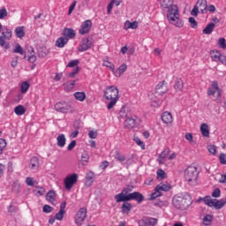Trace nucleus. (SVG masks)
Listing matches in <instances>:
<instances>
[{"mask_svg":"<svg viewBox=\"0 0 226 226\" xmlns=\"http://www.w3.org/2000/svg\"><path fill=\"white\" fill-rule=\"evenodd\" d=\"M161 5V8L168 9L167 19L170 24L175 26L176 27H184L185 21L181 19L179 16V9L177 5L173 4L174 0H158Z\"/></svg>","mask_w":226,"mask_h":226,"instance_id":"1","label":"nucleus"},{"mask_svg":"<svg viewBox=\"0 0 226 226\" xmlns=\"http://www.w3.org/2000/svg\"><path fill=\"white\" fill-rule=\"evenodd\" d=\"M172 204L176 209L186 211V209L193 204V200H192V196L188 193H178L173 197Z\"/></svg>","mask_w":226,"mask_h":226,"instance_id":"2","label":"nucleus"},{"mask_svg":"<svg viewBox=\"0 0 226 226\" xmlns=\"http://www.w3.org/2000/svg\"><path fill=\"white\" fill-rule=\"evenodd\" d=\"M104 98L107 102H109L107 104L108 110L114 109V106L117 102H119V89L116 86H109L104 89Z\"/></svg>","mask_w":226,"mask_h":226,"instance_id":"3","label":"nucleus"},{"mask_svg":"<svg viewBox=\"0 0 226 226\" xmlns=\"http://www.w3.org/2000/svg\"><path fill=\"white\" fill-rule=\"evenodd\" d=\"M184 177L191 186L199 185V170L195 166H189L184 172Z\"/></svg>","mask_w":226,"mask_h":226,"instance_id":"4","label":"nucleus"},{"mask_svg":"<svg viewBox=\"0 0 226 226\" xmlns=\"http://www.w3.org/2000/svg\"><path fill=\"white\" fill-rule=\"evenodd\" d=\"M207 96H212L214 102L222 98V88H220L218 81L212 82L211 86L207 88Z\"/></svg>","mask_w":226,"mask_h":226,"instance_id":"5","label":"nucleus"},{"mask_svg":"<svg viewBox=\"0 0 226 226\" xmlns=\"http://www.w3.org/2000/svg\"><path fill=\"white\" fill-rule=\"evenodd\" d=\"M172 186L169 183H161L157 185L154 188V192L150 195V200H154L158 197H162V192H170Z\"/></svg>","mask_w":226,"mask_h":226,"instance_id":"6","label":"nucleus"},{"mask_svg":"<svg viewBox=\"0 0 226 226\" xmlns=\"http://www.w3.org/2000/svg\"><path fill=\"white\" fill-rule=\"evenodd\" d=\"M79 181V175L73 173L69 177H66L64 180L65 190H71L73 188L74 185Z\"/></svg>","mask_w":226,"mask_h":226,"instance_id":"7","label":"nucleus"},{"mask_svg":"<svg viewBox=\"0 0 226 226\" xmlns=\"http://www.w3.org/2000/svg\"><path fill=\"white\" fill-rule=\"evenodd\" d=\"M87 217V209L86 207H81L76 214L75 223L76 225H82L84 220Z\"/></svg>","mask_w":226,"mask_h":226,"instance_id":"8","label":"nucleus"},{"mask_svg":"<svg viewBox=\"0 0 226 226\" xmlns=\"http://www.w3.org/2000/svg\"><path fill=\"white\" fill-rule=\"evenodd\" d=\"M210 57L212 61L215 63H221V64H225V55L222 54L217 49H214L210 52Z\"/></svg>","mask_w":226,"mask_h":226,"instance_id":"9","label":"nucleus"},{"mask_svg":"<svg viewBox=\"0 0 226 226\" xmlns=\"http://www.w3.org/2000/svg\"><path fill=\"white\" fill-rule=\"evenodd\" d=\"M139 226H156L158 225V219L154 217H145L138 221Z\"/></svg>","mask_w":226,"mask_h":226,"instance_id":"10","label":"nucleus"},{"mask_svg":"<svg viewBox=\"0 0 226 226\" xmlns=\"http://www.w3.org/2000/svg\"><path fill=\"white\" fill-rule=\"evenodd\" d=\"M55 110H56V112H61L62 114H67V112L72 110V105L64 102H57L55 104Z\"/></svg>","mask_w":226,"mask_h":226,"instance_id":"11","label":"nucleus"},{"mask_svg":"<svg viewBox=\"0 0 226 226\" xmlns=\"http://www.w3.org/2000/svg\"><path fill=\"white\" fill-rule=\"evenodd\" d=\"M168 91L169 86L167 85V82H165V80L161 81L155 87V94H159V96L165 94Z\"/></svg>","mask_w":226,"mask_h":226,"instance_id":"12","label":"nucleus"},{"mask_svg":"<svg viewBox=\"0 0 226 226\" xmlns=\"http://www.w3.org/2000/svg\"><path fill=\"white\" fill-rule=\"evenodd\" d=\"M93 46V41L89 40V38L82 39V41L79 42L78 50L79 52H86V50H89L91 47Z\"/></svg>","mask_w":226,"mask_h":226,"instance_id":"13","label":"nucleus"},{"mask_svg":"<svg viewBox=\"0 0 226 226\" xmlns=\"http://www.w3.org/2000/svg\"><path fill=\"white\" fill-rule=\"evenodd\" d=\"M91 27H93V21L91 19H87L81 24V27L79 31V34H87L89 31H91Z\"/></svg>","mask_w":226,"mask_h":226,"instance_id":"14","label":"nucleus"},{"mask_svg":"<svg viewBox=\"0 0 226 226\" xmlns=\"http://www.w3.org/2000/svg\"><path fill=\"white\" fill-rule=\"evenodd\" d=\"M161 119L164 124H172L174 123V117L169 111H164L161 116Z\"/></svg>","mask_w":226,"mask_h":226,"instance_id":"15","label":"nucleus"},{"mask_svg":"<svg viewBox=\"0 0 226 226\" xmlns=\"http://www.w3.org/2000/svg\"><path fill=\"white\" fill-rule=\"evenodd\" d=\"M62 34L64 38H67L68 41H70V40H73V38L77 36V34L73 28H64Z\"/></svg>","mask_w":226,"mask_h":226,"instance_id":"16","label":"nucleus"},{"mask_svg":"<svg viewBox=\"0 0 226 226\" xmlns=\"http://www.w3.org/2000/svg\"><path fill=\"white\" fill-rule=\"evenodd\" d=\"M25 59H27L29 63H36V52H34L33 47L28 48L27 54L25 55Z\"/></svg>","mask_w":226,"mask_h":226,"instance_id":"17","label":"nucleus"},{"mask_svg":"<svg viewBox=\"0 0 226 226\" xmlns=\"http://www.w3.org/2000/svg\"><path fill=\"white\" fill-rule=\"evenodd\" d=\"M129 200H136L138 204H140L144 201V195L139 192H131L129 194Z\"/></svg>","mask_w":226,"mask_h":226,"instance_id":"18","label":"nucleus"},{"mask_svg":"<svg viewBox=\"0 0 226 226\" xmlns=\"http://www.w3.org/2000/svg\"><path fill=\"white\" fill-rule=\"evenodd\" d=\"M125 117L126 120L124 123V127L127 128V130H132V128H135V118L128 115H125Z\"/></svg>","mask_w":226,"mask_h":226,"instance_id":"19","label":"nucleus"},{"mask_svg":"<svg viewBox=\"0 0 226 226\" xmlns=\"http://www.w3.org/2000/svg\"><path fill=\"white\" fill-rule=\"evenodd\" d=\"M170 154V149L165 148L158 156L157 162L159 165H163L165 163V158Z\"/></svg>","mask_w":226,"mask_h":226,"instance_id":"20","label":"nucleus"},{"mask_svg":"<svg viewBox=\"0 0 226 226\" xmlns=\"http://www.w3.org/2000/svg\"><path fill=\"white\" fill-rule=\"evenodd\" d=\"M196 6L200 13H206L207 11V0H198Z\"/></svg>","mask_w":226,"mask_h":226,"instance_id":"21","label":"nucleus"},{"mask_svg":"<svg viewBox=\"0 0 226 226\" xmlns=\"http://www.w3.org/2000/svg\"><path fill=\"white\" fill-rule=\"evenodd\" d=\"M29 168L31 170H38L40 168V160L38 157H32L29 163Z\"/></svg>","mask_w":226,"mask_h":226,"instance_id":"22","label":"nucleus"},{"mask_svg":"<svg viewBox=\"0 0 226 226\" xmlns=\"http://www.w3.org/2000/svg\"><path fill=\"white\" fill-rule=\"evenodd\" d=\"M139 27V22L133 21L131 22L130 20H126L124 25V31H128V29H137Z\"/></svg>","mask_w":226,"mask_h":226,"instance_id":"23","label":"nucleus"},{"mask_svg":"<svg viewBox=\"0 0 226 226\" xmlns=\"http://www.w3.org/2000/svg\"><path fill=\"white\" fill-rule=\"evenodd\" d=\"M132 206L131 203L129 202H124L122 207H121V213L123 215H130L132 209Z\"/></svg>","mask_w":226,"mask_h":226,"instance_id":"24","label":"nucleus"},{"mask_svg":"<svg viewBox=\"0 0 226 226\" xmlns=\"http://www.w3.org/2000/svg\"><path fill=\"white\" fill-rule=\"evenodd\" d=\"M93 183H94V173L89 172L85 177V185L86 186H92Z\"/></svg>","mask_w":226,"mask_h":226,"instance_id":"25","label":"nucleus"},{"mask_svg":"<svg viewBox=\"0 0 226 226\" xmlns=\"http://www.w3.org/2000/svg\"><path fill=\"white\" fill-rule=\"evenodd\" d=\"M116 202H129L130 201V195L125 196L124 193L120 192L115 196Z\"/></svg>","mask_w":226,"mask_h":226,"instance_id":"26","label":"nucleus"},{"mask_svg":"<svg viewBox=\"0 0 226 226\" xmlns=\"http://www.w3.org/2000/svg\"><path fill=\"white\" fill-rule=\"evenodd\" d=\"M113 153V157L115 158V160H117V162H120V163H123V162H126V155L121 154L119 150H116Z\"/></svg>","mask_w":226,"mask_h":226,"instance_id":"27","label":"nucleus"},{"mask_svg":"<svg viewBox=\"0 0 226 226\" xmlns=\"http://www.w3.org/2000/svg\"><path fill=\"white\" fill-rule=\"evenodd\" d=\"M56 145L58 147H64L66 146V136L60 134L56 137Z\"/></svg>","mask_w":226,"mask_h":226,"instance_id":"28","label":"nucleus"},{"mask_svg":"<svg viewBox=\"0 0 226 226\" xmlns=\"http://www.w3.org/2000/svg\"><path fill=\"white\" fill-rule=\"evenodd\" d=\"M185 87V83L183 82V79H177L175 81L174 89L177 91V93H181Z\"/></svg>","mask_w":226,"mask_h":226,"instance_id":"29","label":"nucleus"},{"mask_svg":"<svg viewBox=\"0 0 226 226\" xmlns=\"http://www.w3.org/2000/svg\"><path fill=\"white\" fill-rule=\"evenodd\" d=\"M67 43L68 38L64 37L63 35L56 41V47H58V49H63V47H64V45H66Z\"/></svg>","mask_w":226,"mask_h":226,"instance_id":"30","label":"nucleus"},{"mask_svg":"<svg viewBox=\"0 0 226 226\" xmlns=\"http://www.w3.org/2000/svg\"><path fill=\"white\" fill-rule=\"evenodd\" d=\"M46 200H48V202H50L51 204H54V202H56V192L49 191L46 194Z\"/></svg>","mask_w":226,"mask_h":226,"instance_id":"31","label":"nucleus"},{"mask_svg":"<svg viewBox=\"0 0 226 226\" xmlns=\"http://www.w3.org/2000/svg\"><path fill=\"white\" fill-rule=\"evenodd\" d=\"M215 23H209L202 31L203 34H211L215 31Z\"/></svg>","mask_w":226,"mask_h":226,"instance_id":"32","label":"nucleus"},{"mask_svg":"<svg viewBox=\"0 0 226 226\" xmlns=\"http://www.w3.org/2000/svg\"><path fill=\"white\" fill-rule=\"evenodd\" d=\"M14 113L16 116H24V114H26V108L22 105H18L14 108Z\"/></svg>","mask_w":226,"mask_h":226,"instance_id":"33","label":"nucleus"},{"mask_svg":"<svg viewBox=\"0 0 226 226\" xmlns=\"http://www.w3.org/2000/svg\"><path fill=\"white\" fill-rule=\"evenodd\" d=\"M200 132L203 137H209V126H207V124H201Z\"/></svg>","mask_w":226,"mask_h":226,"instance_id":"34","label":"nucleus"},{"mask_svg":"<svg viewBox=\"0 0 226 226\" xmlns=\"http://www.w3.org/2000/svg\"><path fill=\"white\" fill-rule=\"evenodd\" d=\"M73 96L76 100H78V102H84V100H86L85 92H76L74 93Z\"/></svg>","mask_w":226,"mask_h":226,"instance_id":"35","label":"nucleus"},{"mask_svg":"<svg viewBox=\"0 0 226 226\" xmlns=\"http://www.w3.org/2000/svg\"><path fill=\"white\" fill-rule=\"evenodd\" d=\"M223 206H225V203L223 202V200H214V205L213 207H215V209H222V207H223Z\"/></svg>","mask_w":226,"mask_h":226,"instance_id":"36","label":"nucleus"},{"mask_svg":"<svg viewBox=\"0 0 226 226\" xmlns=\"http://www.w3.org/2000/svg\"><path fill=\"white\" fill-rule=\"evenodd\" d=\"M64 91L70 92L73 87H75V80L72 81H67L65 84H64Z\"/></svg>","mask_w":226,"mask_h":226,"instance_id":"37","label":"nucleus"},{"mask_svg":"<svg viewBox=\"0 0 226 226\" xmlns=\"http://www.w3.org/2000/svg\"><path fill=\"white\" fill-rule=\"evenodd\" d=\"M203 200L206 206H208L209 207H213V206H215V200H213L211 196H206L203 198Z\"/></svg>","mask_w":226,"mask_h":226,"instance_id":"38","label":"nucleus"},{"mask_svg":"<svg viewBox=\"0 0 226 226\" xmlns=\"http://www.w3.org/2000/svg\"><path fill=\"white\" fill-rule=\"evenodd\" d=\"M203 225L209 226L211 225V222H213V215H207L203 217Z\"/></svg>","mask_w":226,"mask_h":226,"instance_id":"39","label":"nucleus"},{"mask_svg":"<svg viewBox=\"0 0 226 226\" xmlns=\"http://www.w3.org/2000/svg\"><path fill=\"white\" fill-rule=\"evenodd\" d=\"M16 36L18 38H24L26 33L24 32V26H18L15 29Z\"/></svg>","mask_w":226,"mask_h":226,"instance_id":"40","label":"nucleus"},{"mask_svg":"<svg viewBox=\"0 0 226 226\" xmlns=\"http://www.w3.org/2000/svg\"><path fill=\"white\" fill-rule=\"evenodd\" d=\"M64 215H66V211L59 210L55 215V220H57L58 222H63Z\"/></svg>","mask_w":226,"mask_h":226,"instance_id":"41","label":"nucleus"},{"mask_svg":"<svg viewBox=\"0 0 226 226\" xmlns=\"http://www.w3.org/2000/svg\"><path fill=\"white\" fill-rule=\"evenodd\" d=\"M102 65L106 66V68H109V70L114 73L116 66L110 61L104 60Z\"/></svg>","mask_w":226,"mask_h":226,"instance_id":"42","label":"nucleus"},{"mask_svg":"<svg viewBox=\"0 0 226 226\" xmlns=\"http://www.w3.org/2000/svg\"><path fill=\"white\" fill-rule=\"evenodd\" d=\"M132 192H133V186L128 185V186H126L125 188H124L121 192H122L125 197H128V195H130V193H132Z\"/></svg>","mask_w":226,"mask_h":226,"instance_id":"43","label":"nucleus"},{"mask_svg":"<svg viewBox=\"0 0 226 226\" xmlns=\"http://www.w3.org/2000/svg\"><path fill=\"white\" fill-rule=\"evenodd\" d=\"M133 140L137 144V146H139V147H141L142 150L146 149V144H144V141L139 139V137L134 136Z\"/></svg>","mask_w":226,"mask_h":226,"instance_id":"44","label":"nucleus"},{"mask_svg":"<svg viewBox=\"0 0 226 226\" xmlns=\"http://www.w3.org/2000/svg\"><path fill=\"white\" fill-rule=\"evenodd\" d=\"M5 37L0 36V47H4L6 50H8V49H10V43L6 42V41L4 40Z\"/></svg>","mask_w":226,"mask_h":226,"instance_id":"45","label":"nucleus"},{"mask_svg":"<svg viewBox=\"0 0 226 226\" xmlns=\"http://www.w3.org/2000/svg\"><path fill=\"white\" fill-rule=\"evenodd\" d=\"M27 91H29V83L27 81H24L21 84V93L25 94Z\"/></svg>","mask_w":226,"mask_h":226,"instance_id":"46","label":"nucleus"},{"mask_svg":"<svg viewBox=\"0 0 226 226\" xmlns=\"http://www.w3.org/2000/svg\"><path fill=\"white\" fill-rule=\"evenodd\" d=\"M13 52L14 54H20L22 56L24 55V49L22 48V46H20V44H17Z\"/></svg>","mask_w":226,"mask_h":226,"instance_id":"47","label":"nucleus"},{"mask_svg":"<svg viewBox=\"0 0 226 226\" xmlns=\"http://www.w3.org/2000/svg\"><path fill=\"white\" fill-rule=\"evenodd\" d=\"M6 146H8L6 139H0V154L4 151V147H6Z\"/></svg>","mask_w":226,"mask_h":226,"instance_id":"48","label":"nucleus"},{"mask_svg":"<svg viewBox=\"0 0 226 226\" xmlns=\"http://www.w3.org/2000/svg\"><path fill=\"white\" fill-rule=\"evenodd\" d=\"M80 62L79 61V60H71L70 62H69V64H67V68H75V66H76V68H77V66H79V64Z\"/></svg>","mask_w":226,"mask_h":226,"instance_id":"49","label":"nucleus"},{"mask_svg":"<svg viewBox=\"0 0 226 226\" xmlns=\"http://www.w3.org/2000/svg\"><path fill=\"white\" fill-rule=\"evenodd\" d=\"M189 23L192 29H197L198 23H197V20H195V18L193 17L189 18Z\"/></svg>","mask_w":226,"mask_h":226,"instance_id":"50","label":"nucleus"},{"mask_svg":"<svg viewBox=\"0 0 226 226\" xmlns=\"http://www.w3.org/2000/svg\"><path fill=\"white\" fill-rule=\"evenodd\" d=\"M220 195H222V191H220V188L215 189L214 192H212V197L214 199H218Z\"/></svg>","mask_w":226,"mask_h":226,"instance_id":"51","label":"nucleus"},{"mask_svg":"<svg viewBox=\"0 0 226 226\" xmlns=\"http://www.w3.org/2000/svg\"><path fill=\"white\" fill-rule=\"evenodd\" d=\"M218 45L221 49H226V41L225 38H219L218 40Z\"/></svg>","mask_w":226,"mask_h":226,"instance_id":"52","label":"nucleus"},{"mask_svg":"<svg viewBox=\"0 0 226 226\" xmlns=\"http://www.w3.org/2000/svg\"><path fill=\"white\" fill-rule=\"evenodd\" d=\"M114 3H116V0H111V2L108 4L107 13L109 15H110V13H112V9L114 8Z\"/></svg>","mask_w":226,"mask_h":226,"instance_id":"53","label":"nucleus"},{"mask_svg":"<svg viewBox=\"0 0 226 226\" xmlns=\"http://www.w3.org/2000/svg\"><path fill=\"white\" fill-rule=\"evenodd\" d=\"M219 162L222 165H226V154L222 153L219 155Z\"/></svg>","mask_w":226,"mask_h":226,"instance_id":"54","label":"nucleus"},{"mask_svg":"<svg viewBox=\"0 0 226 226\" xmlns=\"http://www.w3.org/2000/svg\"><path fill=\"white\" fill-rule=\"evenodd\" d=\"M2 34L5 40H10V38H11V30L6 29V31L3 32Z\"/></svg>","mask_w":226,"mask_h":226,"instance_id":"55","label":"nucleus"},{"mask_svg":"<svg viewBox=\"0 0 226 226\" xmlns=\"http://www.w3.org/2000/svg\"><path fill=\"white\" fill-rule=\"evenodd\" d=\"M126 70H128V66L126 65V64L120 65L118 67L119 75H123V73L126 72Z\"/></svg>","mask_w":226,"mask_h":226,"instance_id":"56","label":"nucleus"},{"mask_svg":"<svg viewBox=\"0 0 226 226\" xmlns=\"http://www.w3.org/2000/svg\"><path fill=\"white\" fill-rule=\"evenodd\" d=\"M207 150L210 153V154H216V146L215 145H209L207 147Z\"/></svg>","mask_w":226,"mask_h":226,"instance_id":"57","label":"nucleus"},{"mask_svg":"<svg viewBox=\"0 0 226 226\" xmlns=\"http://www.w3.org/2000/svg\"><path fill=\"white\" fill-rule=\"evenodd\" d=\"M4 17H8V11L6 8L0 9V19H3Z\"/></svg>","mask_w":226,"mask_h":226,"instance_id":"58","label":"nucleus"},{"mask_svg":"<svg viewBox=\"0 0 226 226\" xmlns=\"http://www.w3.org/2000/svg\"><path fill=\"white\" fill-rule=\"evenodd\" d=\"M79 72H80V67L77 66L74 71H72L71 73H69V77H71V79H73L75 77V75H77L79 73Z\"/></svg>","mask_w":226,"mask_h":226,"instance_id":"59","label":"nucleus"},{"mask_svg":"<svg viewBox=\"0 0 226 226\" xmlns=\"http://www.w3.org/2000/svg\"><path fill=\"white\" fill-rule=\"evenodd\" d=\"M53 209L49 205H44L42 207L43 213H52Z\"/></svg>","mask_w":226,"mask_h":226,"instance_id":"60","label":"nucleus"},{"mask_svg":"<svg viewBox=\"0 0 226 226\" xmlns=\"http://www.w3.org/2000/svg\"><path fill=\"white\" fill-rule=\"evenodd\" d=\"M166 173L163 170H157V177H161V179H165Z\"/></svg>","mask_w":226,"mask_h":226,"instance_id":"61","label":"nucleus"},{"mask_svg":"<svg viewBox=\"0 0 226 226\" xmlns=\"http://www.w3.org/2000/svg\"><path fill=\"white\" fill-rule=\"evenodd\" d=\"M26 183L27 186H34V179H33L31 177H26Z\"/></svg>","mask_w":226,"mask_h":226,"instance_id":"62","label":"nucleus"},{"mask_svg":"<svg viewBox=\"0 0 226 226\" xmlns=\"http://www.w3.org/2000/svg\"><path fill=\"white\" fill-rule=\"evenodd\" d=\"M185 139L188 140V142H191V144L193 143V135H192V133L186 132Z\"/></svg>","mask_w":226,"mask_h":226,"instance_id":"63","label":"nucleus"},{"mask_svg":"<svg viewBox=\"0 0 226 226\" xmlns=\"http://www.w3.org/2000/svg\"><path fill=\"white\" fill-rule=\"evenodd\" d=\"M219 183H222V185H226V173L221 176L219 179Z\"/></svg>","mask_w":226,"mask_h":226,"instance_id":"64","label":"nucleus"}]
</instances>
